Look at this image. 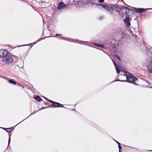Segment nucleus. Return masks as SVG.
I'll return each mask as SVG.
<instances>
[{
  "label": "nucleus",
  "mask_w": 152,
  "mask_h": 152,
  "mask_svg": "<svg viewBox=\"0 0 152 152\" xmlns=\"http://www.w3.org/2000/svg\"><path fill=\"white\" fill-rule=\"evenodd\" d=\"M124 72L126 75L128 82L135 85H138L137 84L138 79L136 77L125 71H124Z\"/></svg>",
  "instance_id": "f257e3e1"
},
{
  "label": "nucleus",
  "mask_w": 152,
  "mask_h": 152,
  "mask_svg": "<svg viewBox=\"0 0 152 152\" xmlns=\"http://www.w3.org/2000/svg\"><path fill=\"white\" fill-rule=\"evenodd\" d=\"M8 54L6 56H4L2 58V61L3 62L6 64H9L12 63L13 61V58Z\"/></svg>",
  "instance_id": "f03ea898"
},
{
  "label": "nucleus",
  "mask_w": 152,
  "mask_h": 152,
  "mask_svg": "<svg viewBox=\"0 0 152 152\" xmlns=\"http://www.w3.org/2000/svg\"><path fill=\"white\" fill-rule=\"evenodd\" d=\"M102 7L108 11L111 14L113 11V9L111 5H102Z\"/></svg>",
  "instance_id": "7ed1b4c3"
},
{
  "label": "nucleus",
  "mask_w": 152,
  "mask_h": 152,
  "mask_svg": "<svg viewBox=\"0 0 152 152\" xmlns=\"http://www.w3.org/2000/svg\"><path fill=\"white\" fill-rule=\"evenodd\" d=\"M47 99L49 100L50 102L51 103H53V104L51 105V106L54 107H63V105L58 103L52 100H49L48 99Z\"/></svg>",
  "instance_id": "20e7f679"
},
{
  "label": "nucleus",
  "mask_w": 152,
  "mask_h": 152,
  "mask_svg": "<svg viewBox=\"0 0 152 152\" xmlns=\"http://www.w3.org/2000/svg\"><path fill=\"white\" fill-rule=\"evenodd\" d=\"M8 54V52L5 50H0V58L4 56H6L7 54Z\"/></svg>",
  "instance_id": "39448f33"
},
{
  "label": "nucleus",
  "mask_w": 152,
  "mask_h": 152,
  "mask_svg": "<svg viewBox=\"0 0 152 152\" xmlns=\"http://www.w3.org/2000/svg\"><path fill=\"white\" fill-rule=\"evenodd\" d=\"M67 5L66 4H64L63 2H62L59 3L57 6V8L58 9H61L64 7H67Z\"/></svg>",
  "instance_id": "423d86ee"
},
{
  "label": "nucleus",
  "mask_w": 152,
  "mask_h": 152,
  "mask_svg": "<svg viewBox=\"0 0 152 152\" xmlns=\"http://www.w3.org/2000/svg\"><path fill=\"white\" fill-rule=\"evenodd\" d=\"M115 66L117 72L118 74L120 72V70L121 69V67L118 65H117L115 62L113 61L112 60Z\"/></svg>",
  "instance_id": "0eeeda50"
},
{
  "label": "nucleus",
  "mask_w": 152,
  "mask_h": 152,
  "mask_svg": "<svg viewBox=\"0 0 152 152\" xmlns=\"http://www.w3.org/2000/svg\"><path fill=\"white\" fill-rule=\"evenodd\" d=\"M129 17H126L124 20V22L125 23L127 27L129 26L130 25V23L129 22Z\"/></svg>",
  "instance_id": "6e6552de"
},
{
  "label": "nucleus",
  "mask_w": 152,
  "mask_h": 152,
  "mask_svg": "<svg viewBox=\"0 0 152 152\" xmlns=\"http://www.w3.org/2000/svg\"><path fill=\"white\" fill-rule=\"evenodd\" d=\"M135 10L138 12L142 13L143 12H144L145 11V9L144 8H136Z\"/></svg>",
  "instance_id": "1a4fd4ad"
},
{
  "label": "nucleus",
  "mask_w": 152,
  "mask_h": 152,
  "mask_svg": "<svg viewBox=\"0 0 152 152\" xmlns=\"http://www.w3.org/2000/svg\"><path fill=\"white\" fill-rule=\"evenodd\" d=\"M148 69L149 72H152V62L148 66Z\"/></svg>",
  "instance_id": "9d476101"
},
{
  "label": "nucleus",
  "mask_w": 152,
  "mask_h": 152,
  "mask_svg": "<svg viewBox=\"0 0 152 152\" xmlns=\"http://www.w3.org/2000/svg\"><path fill=\"white\" fill-rule=\"evenodd\" d=\"M34 98L38 102H39L42 100L41 99L39 96H37Z\"/></svg>",
  "instance_id": "9b49d317"
},
{
  "label": "nucleus",
  "mask_w": 152,
  "mask_h": 152,
  "mask_svg": "<svg viewBox=\"0 0 152 152\" xmlns=\"http://www.w3.org/2000/svg\"><path fill=\"white\" fill-rule=\"evenodd\" d=\"M9 82L10 83H11L12 84L15 85L16 83V82L11 80H9Z\"/></svg>",
  "instance_id": "f8f14e48"
},
{
  "label": "nucleus",
  "mask_w": 152,
  "mask_h": 152,
  "mask_svg": "<svg viewBox=\"0 0 152 152\" xmlns=\"http://www.w3.org/2000/svg\"><path fill=\"white\" fill-rule=\"evenodd\" d=\"M122 9H126V10H128L129 12H130V11H131V10L132 11V10L131 9H130L129 8H128L127 7H125V6L122 7Z\"/></svg>",
  "instance_id": "ddd939ff"
},
{
  "label": "nucleus",
  "mask_w": 152,
  "mask_h": 152,
  "mask_svg": "<svg viewBox=\"0 0 152 152\" xmlns=\"http://www.w3.org/2000/svg\"><path fill=\"white\" fill-rule=\"evenodd\" d=\"M95 45L102 48H104V46L102 44L98 45L97 44H95Z\"/></svg>",
  "instance_id": "4468645a"
},
{
  "label": "nucleus",
  "mask_w": 152,
  "mask_h": 152,
  "mask_svg": "<svg viewBox=\"0 0 152 152\" xmlns=\"http://www.w3.org/2000/svg\"><path fill=\"white\" fill-rule=\"evenodd\" d=\"M118 148H119V152H121V149H122V147L120 145H118Z\"/></svg>",
  "instance_id": "2eb2a0df"
},
{
  "label": "nucleus",
  "mask_w": 152,
  "mask_h": 152,
  "mask_svg": "<svg viewBox=\"0 0 152 152\" xmlns=\"http://www.w3.org/2000/svg\"><path fill=\"white\" fill-rule=\"evenodd\" d=\"M10 140H10V135H9V141H8V146H9V144H10Z\"/></svg>",
  "instance_id": "dca6fc26"
},
{
  "label": "nucleus",
  "mask_w": 152,
  "mask_h": 152,
  "mask_svg": "<svg viewBox=\"0 0 152 152\" xmlns=\"http://www.w3.org/2000/svg\"><path fill=\"white\" fill-rule=\"evenodd\" d=\"M116 58L119 60L121 61V59L120 57L118 56H117Z\"/></svg>",
  "instance_id": "f3484780"
},
{
  "label": "nucleus",
  "mask_w": 152,
  "mask_h": 152,
  "mask_svg": "<svg viewBox=\"0 0 152 152\" xmlns=\"http://www.w3.org/2000/svg\"><path fill=\"white\" fill-rule=\"evenodd\" d=\"M104 1V0H99V1L100 3H102Z\"/></svg>",
  "instance_id": "a211bd4d"
},
{
  "label": "nucleus",
  "mask_w": 152,
  "mask_h": 152,
  "mask_svg": "<svg viewBox=\"0 0 152 152\" xmlns=\"http://www.w3.org/2000/svg\"><path fill=\"white\" fill-rule=\"evenodd\" d=\"M58 35H62V34H56V36H57Z\"/></svg>",
  "instance_id": "6ab92c4d"
},
{
  "label": "nucleus",
  "mask_w": 152,
  "mask_h": 152,
  "mask_svg": "<svg viewBox=\"0 0 152 152\" xmlns=\"http://www.w3.org/2000/svg\"><path fill=\"white\" fill-rule=\"evenodd\" d=\"M116 142L117 143L118 145H120V143L117 141H116Z\"/></svg>",
  "instance_id": "aec40b11"
},
{
  "label": "nucleus",
  "mask_w": 152,
  "mask_h": 152,
  "mask_svg": "<svg viewBox=\"0 0 152 152\" xmlns=\"http://www.w3.org/2000/svg\"><path fill=\"white\" fill-rule=\"evenodd\" d=\"M121 81H122V82H123V81H125H125H126V80H122Z\"/></svg>",
  "instance_id": "412c9836"
},
{
  "label": "nucleus",
  "mask_w": 152,
  "mask_h": 152,
  "mask_svg": "<svg viewBox=\"0 0 152 152\" xmlns=\"http://www.w3.org/2000/svg\"><path fill=\"white\" fill-rule=\"evenodd\" d=\"M6 79H7V80H8V79L7 78V77H6Z\"/></svg>",
  "instance_id": "4be33fe9"
},
{
  "label": "nucleus",
  "mask_w": 152,
  "mask_h": 152,
  "mask_svg": "<svg viewBox=\"0 0 152 152\" xmlns=\"http://www.w3.org/2000/svg\"><path fill=\"white\" fill-rule=\"evenodd\" d=\"M151 73H152V72H150Z\"/></svg>",
  "instance_id": "5701e85b"
},
{
  "label": "nucleus",
  "mask_w": 152,
  "mask_h": 152,
  "mask_svg": "<svg viewBox=\"0 0 152 152\" xmlns=\"http://www.w3.org/2000/svg\"><path fill=\"white\" fill-rule=\"evenodd\" d=\"M8 131H9V130H8V131H7V132H8Z\"/></svg>",
  "instance_id": "b1692460"
},
{
  "label": "nucleus",
  "mask_w": 152,
  "mask_h": 152,
  "mask_svg": "<svg viewBox=\"0 0 152 152\" xmlns=\"http://www.w3.org/2000/svg\"><path fill=\"white\" fill-rule=\"evenodd\" d=\"M8 131H9V130H8V131H7V132H8Z\"/></svg>",
  "instance_id": "393cba45"
},
{
  "label": "nucleus",
  "mask_w": 152,
  "mask_h": 152,
  "mask_svg": "<svg viewBox=\"0 0 152 152\" xmlns=\"http://www.w3.org/2000/svg\"><path fill=\"white\" fill-rule=\"evenodd\" d=\"M8 131H9V130H8V131H7V132H8Z\"/></svg>",
  "instance_id": "a878e982"
}]
</instances>
